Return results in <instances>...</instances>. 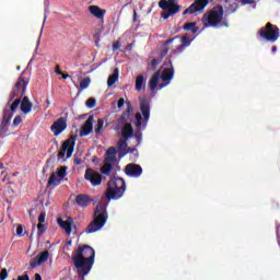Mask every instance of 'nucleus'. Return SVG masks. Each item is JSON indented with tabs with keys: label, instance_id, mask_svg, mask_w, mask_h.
Masks as SVG:
<instances>
[{
	"label": "nucleus",
	"instance_id": "obj_21",
	"mask_svg": "<svg viewBox=\"0 0 280 280\" xmlns=\"http://www.w3.org/2000/svg\"><path fill=\"white\" fill-rule=\"evenodd\" d=\"M13 113L10 112V108L5 107L3 110V118L0 125V128L8 131V126H10V120L13 117Z\"/></svg>",
	"mask_w": 280,
	"mask_h": 280
},
{
	"label": "nucleus",
	"instance_id": "obj_59",
	"mask_svg": "<svg viewBox=\"0 0 280 280\" xmlns=\"http://www.w3.org/2000/svg\"><path fill=\"white\" fill-rule=\"evenodd\" d=\"M46 104H47V106H50V102H49V100H46Z\"/></svg>",
	"mask_w": 280,
	"mask_h": 280
},
{
	"label": "nucleus",
	"instance_id": "obj_20",
	"mask_svg": "<svg viewBox=\"0 0 280 280\" xmlns=\"http://www.w3.org/2000/svg\"><path fill=\"white\" fill-rule=\"evenodd\" d=\"M178 38V36H175L173 38H170L167 40H165L162 46H161V50H160V58H165V56H167V54H170V49H172V47H170V45H172L174 43V40H176Z\"/></svg>",
	"mask_w": 280,
	"mask_h": 280
},
{
	"label": "nucleus",
	"instance_id": "obj_48",
	"mask_svg": "<svg viewBox=\"0 0 280 280\" xmlns=\"http://www.w3.org/2000/svg\"><path fill=\"white\" fill-rule=\"evenodd\" d=\"M45 218H47V213L46 212H42L38 217V222L39 224H44L45 222Z\"/></svg>",
	"mask_w": 280,
	"mask_h": 280
},
{
	"label": "nucleus",
	"instance_id": "obj_6",
	"mask_svg": "<svg viewBox=\"0 0 280 280\" xmlns=\"http://www.w3.org/2000/svg\"><path fill=\"white\" fill-rule=\"evenodd\" d=\"M140 110L142 113H136V126L145 130L148 121H150V101L148 98H140ZM144 119V124L142 122Z\"/></svg>",
	"mask_w": 280,
	"mask_h": 280
},
{
	"label": "nucleus",
	"instance_id": "obj_18",
	"mask_svg": "<svg viewBox=\"0 0 280 280\" xmlns=\"http://www.w3.org/2000/svg\"><path fill=\"white\" fill-rule=\"evenodd\" d=\"M74 202L77 207H80L81 209H86L91 202H93V199L89 195L80 194L75 197Z\"/></svg>",
	"mask_w": 280,
	"mask_h": 280
},
{
	"label": "nucleus",
	"instance_id": "obj_36",
	"mask_svg": "<svg viewBox=\"0 0 280 280\" xmlns=\"http://www.w3.org/2000/svg\"><path fill=\"white\" fill-rule=\"evenodd\" d=\"M37 236L38 237H43V235H45V232L47 231V228L45 226V224L43 223H38L37 224Z\"/></svg>",
	"mask_w": 280,
	"mask_h": 280
},
{
	"label": "nucleus",
	"instance_id": "obj_29",
	"mask_svg": "<svg viewBox=\"0 0 280 280\" xmlns=\"http://www.w3.org/2000/svg\"><path fill=\"white\" fill-rule=\"evenodd\" d=\"M117 80H119V69H115L113 74L108 77L107 79V86H113Z\"/></svg>",
	"mask_w": 280,
	"mask_h": 280
},
{
	"label": "nucleus",
	"instance_id": "obj_7",
	"mask_svg": "<svg viewBox=\"0 0 280 280\" xmlns=\"http://www.w3.org/2000/svg\"><path fill=\"white\" fill-rule=\"evenodd\" d=\"M258 35L262 40H267V43H277L280 36L279 26L268 22L258 31Z\"/></svg>",
	"mask_w": 280,
	"mask_h": 280
},
{
	"label": "nucleus",
	"instance_id": "obj_62",
	"mask_svg": "<svg viewBox=\"0 0 280 280\" xmlns=\"http://www.w3.org/2000/svg\"><path fill=\"white\" fill-rule=\"evenodd\" d=\"M21 70V66H18V71Z\"/></svg>",
	"mask_w": 280,
	"mask_h": 280
},
{
	"label": "nucleus",
	"instance_id": "obj_58",
	"mask_svg": "<svg viewBox=\"0 0 280 280\" xmlns=\"http://www.w3.org/2000/svg\"><path fill=\"white\" fill-rule=\"evenodd\" d=\"M133 21H137V11L133 12Z\"/></svg>",
	"mask_w": 280,
	"mask_h": 280
},
{
	"label": "nucleus",
	"instance_id": "obj_24",
	"mask_svg": "<svg viewBox=\"0 0 280 280\" xmlns=\"http://www.w3.org/2000/svg\"><path fill=\"white\" fill-rule=\"evenodd\" d=\"M161 80V71H156L149 81V89L152 93H156V86Z\"/></svg>",
	"mask_w": 280,
	"mask_h": 280
},
{
	"label": "nucleus",
	"instance_id": "obj_22",
	"mask_svg": "<svg viewBox=\"0 0 280 280\" xmlns=\"http://www.w3.org/2000/svg\"><path fill=\"white\" fill-rule=\"evenodd\" d=\"M121 130V139H125V141H128V139H131V137H135V129H132L131 124H126L120 128Z\"/></svg>",
	"mask_w": 280,
	"mask_h": 280
},
{
	"label": "nucleus",
	"instance_id": "obj_17",
	"mask_svg": "<svg viewBox=\"0 0 280 280\" xmlns=\"http://www.w3.org/2000/svg\"><path fill=\"white\" fill-rule=\"evenodd\" d=\"M47 259H49V252L44 250L31 260L30 267L37 268V266H42V264H45Z\"/></svg>",
	"mask_w": 280,
	"mask_h": 280
},
{
	"label": "nucleus",
	"instance_id": "obj_1",
	"mask_svg": "<svg viewBox=\"0 0 280 280\" xmlns=\"http://www.w3.org/2000/svg\"><path fill=\"white\" fill-rule=\"evenodd\" d=\"M72 261L80 279H84L95 264V249L89 245L79 246L72 255Z\"/></svg>",
	"mask_w": 280,
	"mask_h": 280
},
{
	"label": "nucleus",
	"instance_id": "obj_63",
	"mask_svg": "<svg viewBox=\"0 0 280 280\" xmlns=\"http://www.w3.org/2000/svg\"><path fill=\"white\" fill-rule=\"evenodd\" d=\"M1 170H3V164H0Z\"/></svg>",
	"mask_w": 280,
	"mask_h": 280
},
{
	"label": "nucleus",
	"instance_id": "obj_47",
	"mask_svg": "<svg viewBox=\"0 0 280 280\" xmlns=\"http://www.w3.org/2000/svg\"><path fill=\"white\" fill-rule=\"evenodd\" d=\"M141 137H142L141 131H139V130L136 131V133H135V139H136L138 145H139V143H141Z\"/></svg>",
	"mask_w": 280,
	"mask_h": 280
},
{
	"label": "nucleus",
	"instance_id": "obj_2",
	"mask_svg": "<svg viewBox=\"0 0 280 280\" xmlns=\"http://www.w3.org/2000/svg\"><path fill=\"white\" fill-rule=\"evenodd\" d=\"M201 23L203 27H213L214 30L229 27V22L224 20V7L215 5L207 11L201 19Z\"/></svg>",
	"mask_w": 280,
	"mask_h": 280
},
{
	"label": "nucleus",
	"instance_id": "obj_56",
	"mask_svg": "<svg viewBox=\"0 0 280 280\" xmlns=\"http://www.w3.org/2000/svg\"><path fill=\"white\" fill-rule=\"evenodd\" d=\"M61 78H62L63 80H67V78H70V77H69V74H66V73L62 72Z\"/></svg>",
	"mask_w": 280,
	"mask_h": 280
},
{
	"label": "nucleus",
	"instance_id": "obj_50",
	"mask_svg": "<svg viewBox=\"0 0 280 280\" xmlns=\"http://www.w3.org/2000/svg\"><path fill=\"white\" fill-rule=\"evenodd\" d=\"M161 63V61L160 60H158V59H153L152 61H151V67H153V69H156L158 67H159V65Z\"/></svg>",
	"mask_w": 280,
	"mask_h": 280
},
{
	"label": "nucleus",
	"instance_id": "obj_49",
	"mask_svg": "<svg viewBox=\"0 0 280 280\" xmlns=\"http://www.w3.org/2000/svg\"><path fill=\"white\" fill-rule=\"evenodd\" d=\"M242 5H253L255 0H241Z\"/></svg>",
	"mask_w": 280,
	"mask_h": 280
},
{
	"label": "nucleus",
	"instance_id": "obj_27",
	"mask_svg": "<svg viewBox=\"0 0 280 280\" xmlns=\"http://www.w3.org/2000/svg\"><path fill=\"white\" fill-rule=\"evenodd\" d=\"M16 98L12 102L8 101L5 108H9V113H16V108L21 105V97L22 96H15ZM11 104V105H10Z\"/></svg>",
	"mask_w": 280,
	"mask_h": 280
},
{
	"label": "nucleus",
	"instance_id": "obj_31",
	"mask_svg": "<svg viewBox=\"0 0 280 280\" xmlns=\"http://www.w3.org/2000/svg\"><path fill=\"white\" fill-rule=\"evenodd\" d=\"M145 84V81L143 79V75L140 74L136 78V91L141 92L143 91V86Z\"/></svg>",
	"mask_w": 280,
	"mask_h": 280
},
{
	"label": "nucleus",
	"instance_id": "obj_23",
	"mask_svg": "<svg viewBox=\"0 0 280 280\" xmlns=\"http://www.w3.org/2000/svg\"><path fill=\"white\" fill-rule=\"evenodd\" d=\"M71 222H73L72 218H69V221H65L61 218L57 219V224H59V226L63 229V231H66V235H71V231H72Z\"/></svg>",
	"mask_w": 280,
	"mask_h": 280
},
{
	"label": "nucleus",
	"instance_id": "obj_43",
	"mask_svg": "<svg viewBox=\"0 0 280 280\" xmlns=\"http://www.w3.org/2000/svg\"><path fill=\"white\" fill-rule=\"evenodd\" d=\"M95 104H96V101H95V98H93V97H90V98L86 101V106H88V108H95Z\"/></svg>",
	"mask_w": 280,
	"mask_h": 280
},
{
	"label": "nucleus",
	"instance_id": "obj_11",
	"mask_svg": "<svg viewBox=\"0 0 280 280\" xmlns=\"http://www.w3.org/2000/svg\"><path fill=\"white\" fill-rule=\"evenodd\" d=\"M67 176V166H60L57 172L52 173L47 182V187H58L62 183V178Z\"/></svg>",
	"mask_w": 280,
	"mask_h": 280
},
{
	"label": "nucleus",
	"instance_id": "obj_39",
	"mask_svg": "<svg viewBox=\"0 0 280 280\" xmlns=\"http://www.w3.org/2000/svg\"><path fill=\"white\" fill-rule=\"evenodd\" d=\"M102 128H104V119L100 118L95 128V135H102Z\"/></svg>",
	"mask_w": 280,
	"mask_h": 280
},
{
	"label": "nucleus",
	"instance_id": "obj_51",
	"mask_svg": "<svg viewBox=\"0 0 280 280\" xmlns=\"http://www.w3.org/2000/svg\"><path fill=\"white\" fill-rule=\"evenodd\" d=\"M124 104H126V101L124 98H119L117 104L118 108H124Z\"/></svg>",
	"mask_w": 280,
	"mask_h": 280
},
{
	"label": "nucleus",
	"instance_id": "obj_38",
	"mask_svg": "<svg viewBox=\"0 0 280 280\" xmlns=\"http://www.w3.org/2000/svg\"><path fill=\"white\" fill-rule=\"evenodd\" d=\"M186 46L183 44L177 46L175 49L171 51V56H176L177 54H183L185 51Z\"/></svg>",
	"mask_w": 280,
	"mask_h": 280
},
{
	"label": "nucleus",
	"instance_id": "obj_13",
	"mask_svg": "<svg viewBox=\"0 0 280 280\" xmlns=\"http://www.w3.org/2000/svg\"><path fill=\"white\" fill-rule=\"evenodd\" d=\"M132 113V105L130 102L127 103V109L121 114L119 118L116 120V126L114 130H121V127L125 126L126 124H130V115Z\"/></svg>",
	"mask_w": 280,
	"mask_h": 280
},
{
	"label": "nucleus",
	"instance_id": "obj_3",
	"mask_svg": "<svg viewBox=\"0 0 280 280\" xmlns=\"http://www.w3.org/2000/svg\"><path fill=\"white\" fill-rule=\"evenodd\" d=\"M107 221H108V212L106 211V206L100 202L96 205L93 220L86 226L85 233L88 234L97 233V231L104 229Z\"/></svg>",
	"mask_w": 280,
	"mask_h": 280
},
{
	"label": "nucleus",
	"instance_id": "obj_4",
	"mask_svg": "<svg viewBox=\"0 0 280 280\" xmlns=\"http://www.w3.org/2000/svg\"><path fill=\"white\" fill-rule=\"evenodd\" d=\"M126 192V180L121 177H114L107 183L105 197L107 200H119Z\"/></svg>",
	"mask_w": 280,
	"mask_h": 280
},
{
	"label": "nucleus",
	"instance_id": "obj_12",
	"mask_svg": "<svg viewBox=\"0 0 280 280\" xmlns=\"http://www.w3.org/2000/svg\"><path fill=\"white\" fill-rule=\"evenodd\" d=\"M213 0H195V2L183 12V15L185 16L186 14H196V12H202L205 7L209 5V2Z\"/></svg>",
	"mask_w": 280,
	"mask_h": 280
},
{
	"label": "nucleus",
	"instance_id": "obj_19",
	"mask_svg": "<svg viewBox=\"0 0 280 280\" xmlns=\"http://www.w3.org/2000/svg\"><path fill=\"white\" fill-rule=\"evenodd\" d=\"M93 132V116H90L80 130V137H89Z\"/></svg>",
	"mask_w": 280,
	"mask_h": 280
},
{
	"label": "nucleus",
	"instance_id": "obj_37",
	"mask_svg": "<svg viewBox=\"0 0 280 280\" xmlns=\"http://www.w3.org/2000/svg\"><path fill=\"white\" fill-rule=\"evenodd\" d=\"M13 280H30V276L25 273L23 276H18V279H13ZM35 280H43V277H40L39 273H35Z\"/></svg>",
	"mask_w": 280,
	"mask_h": 280
},
{
	"label": "nucleus",
	"instance_id": "obj_52",
	"mask_svg": "<svg viewBox=\"0 0 280 280\" xmlns=\"http://www.w3.org/2000/svg\"><path fill=\"white\" fill-rule=\"evenodd\" d=\"M120 47H121V44L119 42H116L113 44L114 51H117V49H119Z\"/></svg>",
	"mask_w": 280,
	"mask_h": 280
},
{
	"label": "nucleus",
	"instance_id": "obj_10",
	"mask_svg": "<svg viewBox=\"0 0 280 280\" xmlns=\"http://www.w3.org/2000/svg\"><path fill=\"white\" fill-rule=\"evenodd\" d=\"M168 62L171 67L165 68L164 70H162V73H160V78L163 83L159 85L158 88L159 91H161L162 89H165V86H168L172 80H174V66L172 65V59H170Z\"/></svg>",
	"mask_w": 280,
	"mask_h": 280
},
{
	"label": "nucleus",
	"instance_id": "obj_54",
	"mask_svg": "<svg viewBox=\"0 0 280 280\" xmlns=\"http://www.w3.org/2000/svg\"><path fill=\"white\" fill-rule=\"evenodd\" d=\"M8 130L0 127V139L7 135Z\"/></svg>",
	"mask_w": 280,
	"mask_h": 280
},
{
	"label": "nucleus",
	"instance_id": "obj_45",
	"mask_svg": "<svg viewBox=\"0 0 280 280\" xmlns=\"http://www.w3.org/2000/svg\"><path fill=\"white\" fill-rule=\"evenodd\" d=\"M115 154H117V149H115L114 147L107 149V155L115 156Z\"/></svg>",
	"mask_w": 280,
	"mask_h": 280
},
{
	"label": "nucleus",
	"instance_id": "obj_28",
	"mask_svg": "<svg viewBox=\"0 0 280 280\" xmlns=\"http://www.w3.org/2000/svg\"><path fill=\"white\" fill-rule=\"evenodd\" d=\"M183 30L185 32H190L191 34H197L199 32L200 27H198L196 22H188V23L184 24Z\"/></svg>",
	"mask_w": 280,
	"mask_h": 280
},
{
	"label": "nucleus",
	"instance_id": "obj_35",
	"mask_svg": "<svg viewBox=\"0 0 280 280\" xmlns=\"http://www.w3.org/2000/svg\"><path fill=\"white\" fill-rule=\"evenodd\" d=\"M90 85H91V78H89V77L82 79L80 82L81 91H84V89H89Z\"/></svg>",
	"mask_w": 280,
	"mask_h": 280
},
{
	"label": "nucleus",
	"instance_id": "obj_8",
	"mask_svg": "<svg viewBox=\"0 0 280 280\" xmlns=\"http://www.w3.org/2000/svg\"><path fill=\"white\" fill-rule=\"evenodd\" d=\"M159 8L163 10L161 16L164 21H167L170 16H174L180 12V5L176 4V0H160Z\"/></svg>",
	"mask_w": 280,
	"mask_h": 280
},
{
	"label": "nucleus",
	"instance_id": "obj_41",
	"mask_svg": "<svg viewBox=\"0 0 280 280\" xmlns=\"http://www.w3.org/2000/svg\"><path fill=\"white\" fill-rule=\"evenodd\" d=\"M24 229H25V226H23L21 224L18 225V228H16V235H19V237H23L24 235H27V232L23 233Z\"/></svg>",
	"mask_w": 280,
	"mask_h": 280
},
{
	"label": "nucleus",
	"instance_id": "obj_40",
	"mask_svg": "<svg viewBox=\"0 0 280 280\" xmlns=\"http://www.w3.org/2000/svg\"><path fill=\"white\" fill-rule=\"evenodd\" d=\"M135 152H138L137 148H127V151L124 153H119V158L126 156V154H135Z\"/></svg>",
	"mask_w": 280,
	"mask_h": 280
},
{
	"label": "nucleus",
	"instance_id": "obj_57",
	"mask_svg": "<svg viewBox=\"0 0 280 280\" xmlns=\"http://www.w3.org/2000/svg\"><path fill=\"white\" fill-rule=\"evenodd\" d=\"M271 51H272L273 54H277V46H273V47L271 48Z\"/></svg>",
	"mask_w": 280,
	"mask_h": 280
},
{
	"label": "nucleus",
	"instance_id": "obj_26",
	"mask_svg": "<svg viewBox=\"0 0 280 280\" xmlns=\"http://www.w3.org/2000/svg\"><path fill=\"white\" fill-rule=\"evenodd\" d=\"M21 104V110L24 115H27L28 113H32V102L30 101V97L24 96Z\"/></svg>",
	"mask_w": 280,
	"mask_h": 280
},
{
	"label": "nucleus",
	"instance_id": "obj_32",
	"mask_svg": "<svg viewBox=\"0 0 280 280\" xmlns=\"http://www.w3.org/2000/svg\"><path fill=\"white\" fill-rule=\"evenodd\" d=\"M118 151L120 152V154H124V152H126L128 150V140L120 138V140L118 141Z\"/></svg>",
	"mask_w": 280,
	"mask_h": 280
},
{
	"label": "nucleus",
	"instance_id": "obj_61",
	"mask_svg": "<svg viewBox=\"0 0 280 280\" xmlns=\"http://www.w3.org/2000/svg\"><path fill=\"white\" fill-rule=\"evenodd\" d=\"M32 237H34V232H32V233H31V236H30V238L32 240Z\"/></svg>",
	"mask_w": 280,
	"mask_h": 280
},
{
	"label": "nucleus",
	"instance_id": "obj_53",
	"mask_svg": "<svg viewBox=\"0 0 280 280\" xmlns=\"http://www.w3.org/2000/svg\"><path fill=\"white\" fill-rule=\"evenodd\" d=\"M55 73H57V75L62 74V70H60V66H59V65H57V66L55 67Z\"/></svg>",
	"mask_w": 280,
	"mask_h": 280
},
{
	"label": "nucleus",
	"instance_id": "obj_55",
	"mask_svg": "<svg viewBox=\"0 0 280 280\" xmlns=\"http://www.w3.org/2000/svg\"><path fill=\"white\" fill-rule=\"evenodd\" d=\"M74 165H82V159L75 158L74 159Z\"/></svg>",
	"mask_w": 280,
	"mask_h": 280
},
{
	"label": "nucleus",
	"instance_id": "obj_5",
	"mask_svg": "<svg viewBox=\"0 0 280 280\" xmlns=\"http://www.w3.org/2000/svg\"><path fill=\"white\" fill-rule=\"evenodd\" d=\"M26 73L27 72L22 71V73L18 78V81L15 82L13 90L10 93L9 103L14 102V97H23L25 95V91L27 89V85L30 84V79L25 77Z\"/></svg>",
	"mask_w": 280,
	"mask_h": 280
},
{
	"label": "nucleus",
	"instance_id": "obj_25",
	"mask_svg": "<svg viewBox=\"0 0 280 280\" xmlns=\"http://www.w3.org/2000/svg\"><path fill=\"white\" fill-rule=\"evenodd\" d=\"M89 11L96 19H104V16L106 14V10L101 9L98 5H90Z\"/></svg>",
	"mask_w": 280,
	"mask_h": 280
},
{
	"label": "nucleus",
	"instance_id": "obj_60",
	"mask_svg": "<svg viewBox=\"0 0 280 280\" xmlns=\"http://www.w3.org/2000/svg\"><path fill=\"white\" fill-rule=\"evenodd\" d=\"M128 48L131 49L132 48V44H128Z\"/></svg>",
	"mask_w": 280,
	"mask_h": 280
},
{
	"label": "nucleus",
	"instance_id": "obj_30",
	"mask_svg": "<svg viewBox=\"0 0 280 280\" xmlns=\"http://www.w3.org/2000/svg\"><path fill=\"white\" fill-rule=\"evenodd\" d=\"M112 172H113V164L110 162L104 161V164L101 167V174H104L105 176H110Z\"/></svg>",
	"mask_w": 280,
	"mask_h": 280
},
{
	"label": "nucleus",
	"instance_id": "obj_9",
	"mask_svg": "<svg viewBox=\"0 0 280 280\" xmlns=\"http://www.w3.org/2000/svg\"><path fill=\"white\" fill-rule=\"evenodd\" d=\"M74 148H75V138H70L66 140L62 143L61 149L57 155L58 161H65V156L66 159H71V156H73Z\"/></svg>",
	"mask_w": 280,
	"mask_h": 280
},
{
	"label": "nucleus",
	"instance_id": "obj_34",
	"mask_svg": "<svg viewBox=\"0 0 280 280\" xmlns=\"http://www.w3.org/2000/svg\"><path fill=\"white\" fill-rule=\"evenodd\" d=\"M191 40H194V38H190L188 34H184L180 37V43L184 47H189V45H191Z\"/></svg>",
	"mask_w": 280,
	"mask_h": 280
},
{
	"label": "nucleus",
	"instance_id": "obj_16",
	"mask_svg": "<svg viewBox=\"0 0 280 280\" xmlns=\"http://www.w3.org/2000/svg\"><path fill=\"white\" fill-rule=\"evenodd\" d=\"M125 174L130 176V178H139L143 174V168L139 164L129 163L125 167Z\"/></svg>",
	"mask_w": 280,
	"mask_h": 280
},
{
	"label": "nucleus",
	"instance_id": "obj_42",
	"mask_svg": "<svg viewBox=\"0 0 280 280\" xmlns=\"http://www.w3.org/2000/svg\"><path fill=\"white\" fill-rule=\"evenodd\" d=\"M105 163H116L117 162V156L116 155H107L106 158H105Z\"/></svg>",
	"mask_w": 280,
	"mask_h": 280
},
{
	"label": "nucleus",
	"instance_id": "obj_14",
	"mask_svg": "<svg viewBox=\"0 0 280 280\" xmlns=\"http://www.w3.org/2000/svg\"><path fill=\"white\" fill-rule=\"evenodd\" d=\"M85 180H89L93 187L102 185V175L93 168H86L84 174Z\"/></svg>",
	"mask_w": 280,
	"mask_h": 280
},
{
	"label": "nucleus",
	"instance_id": "obj_44",
	"mask_svg": "<svg viewBox=\"0 0 280 280\" xmlns=\"http://www.w3.org/2000/svg\"><path fill=\"white\" fill-rule=\"evenodd\" d=\"M8 279V269L3 268L0 271V280H7Z\"/></svg>",
	"mask_w": 280,
	"mask_h": 280
},
{
	"label": "nucleus",
	"instance_id": "obj_46",
	"mask_svg": "<svg viewBox=\"0 0 280 280\" xmlns=\"http://www.w3.org/2000/svg\"><path fill=\"white\" fill-rule=\"evenodd\" d=\"M23 122V119L21 118V116H16L14 119H13V126H19Z\"/></svg>",
	"mask_w": 280,
	"mask_h": 280
},
{
	"label": "nucleus",
	"instance_id": "obj_15",
	"mask_svg": "<svg viewBox=\"0 0 280 280\" xmlns=\"http://www.w3.org/2000/svg\"><path fill=\"white\" fill-rule=\"evenodd\" d=\"M50 130L55 135V137H58L59 135H62V132H65V130H67V118H65V117L58 118L50 126Z\"/></svg>",
	"mask_w": 280,
	"mask_h": 280
},
{
	"label": "nucleus",
	"instance_id": "obj_33",
	"mask_svg": "<svg viewBox=\"0 0 280 280\" xmlns=\"http://www.w3.org/2000/svg\"><path fill=\"white\" fill-rule=\"evenodd\" d=\"M240 8V3L237 2H232L226 7V12L228 14H235Z\"/></svg>",
	"mask_w": 280,
	"mask_h": 280
}]
</instances>
